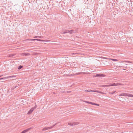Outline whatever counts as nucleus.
Listing matches in <instances>:
<instances>
[{"label": "nucleus", "mask_w": 133, "mask_h": 133, "mask_svg": "<svg viewBox=\"0 0 133 133\" xmlns=\"http://www.w3.org/2000/svg\"><path fill=\"white\" fill-rule=\"evenodd\" d=\"M123 85L121 84L120 83H113L112 84H110L109 85H104L100 86V87H109L110 86H118V85Z\"/></svg>", "instance_id": "f257e3e1"}, {"label": "nucleus", "mask_w": 133, "mask_h": 133, "mask_svg": "<svg viewBox=\"0 0 133 133\" xmlns=\"http://www.w3.org/2000/svg\"><path fill=\"white\" fill-rule=\"evenodd\" d=\"M119 96H128L129 97H133V95L128 93H123L119 94Z\"/></svg>", "instance_id": "f03ea898"}, {"label": "nucleus", "mask_w": 133, "mask_h": 133, "mask_svg": "<svg viewBox=\"0 0 133 133\" xmlns=\"http://www.w3.org/2000/svg\"><path fill=\"white\" fill-rule=\"evenodd\" d=\"M37 108V106L35 105L33 107L31 108L28 111L27 113V114L29 115L31 114L34 110L36 108Z\"/></svg>", "instance_id": "7ed1b4c3"}, {"label": "nucleus", "mask_w": 133, "mask_h": 133, "mask_svg": "<svg viewBox=\"0 0 133 133\" xmlns=\"http://www.w3.org/2000/svg\"><path fill=\"white\" fill-rule=\"evenodd\" d=\"M28 40H29V41H31L37 40V41H41V42H48V41H50L41 40V39H28Z\"/></svg>", "instance_id": "20e7f679"}, {"label": "nucleus", "mask_w": 133, "mask_h": 133, "mask_svg": "<svg viewBox=\"0 0 133 133\" xmlns=\"http://www.w3.org/2000/svg\"><path fill=\"white\" fill-rule=\"evenodd\" d=\"M79 123L78 122H69L68 123L69 125L72 126L74 125H77L79 124Z\"/></svg>", "instance_id": "39448f33"}, {"label": "nucleus", "mask_w": 133, "mask_h": 133, "mask_svg": "<svg viewBox=\"0 0 133 133\" xmlns=\"http://www.w3.org/2000/svg\"><path fill=\"white\" fill-rule=\"evenodd\" d=\"M56 124H55L54 125L52 126H51L50 127H45L43 129H42V130L43 131H45V130H47L48 129H52V128Z\"/></svg>", "instance_id": "423d86ee"}, {"label": "nucleus", "mask_w": 133, "mask_h": 133, "mask_svg": "<svg viewBox=\"0 0 133 133\" xmlns=\"http://www.w3.org/2000/svg\"><path fill=\"white\" fill-rule=\"evenodd\" d=\"M105 76V75L103 74H98L96 75V77H104Z\"/></svg>", "instance_id": "0eeeda50"}, {"label": "nucleus", "mask_w": 133, "mask_h": 133, "mask_svg": "<svg viewBox=\"0 0 133 133\" xmlns=\"http://www.w3.org/2000/svg\"><path fill=\"white\" fill-rule=\"evenodd\" d=\"M16 75L10 76H9L6 77V78H7V79L10 78H12L15 77H16Z\"/></svg>", "instance_id": "6e6552de"}, {"label": "nucleus", "mask_w": 133, "mask_h": 133, "mask_svg": "<svg viewBox=\"0 0 133 133\" xmlns=\"http://www.w3.org/2000/svg\"><path fill=\"white\" fill-rule=\"evenodd\" d=\"M83 102H85V103H88L90 104H91L92 105H93L94 103H92V102H89V101H83Z\"/></svg>", "instance_id": "1a4fd4ad"}, {"label": "nucleus", "mask_w": 133, "mask_h": 133, "mask_svg": "<svg viewBox=\"0 0 133 133\" xmlns=\"http://www.w3.org/2000/svg\"><path fill=\"white\" fill-rule=\"evenodd\" d=\"M74 31V30H68V33H70V34H72L73 33Z\"/></svg>", "instance_id": "9d476101"}, {"label": "nucleus", "mask_w": 133, "mask_h": 133, "mask_svg": "<svg viewBox=\"0 0 133 133\" xmlns=\"http://www.w3.org/2000/svg\"><path fill=\"white\" fill-rule=\"evenodd\" d=\"M30 55V54L29 53H22V55L23 56H29V55Z\"/></svg>", "instance_id": "9b49d317"}, {"label": "nucleus", "mask_w": 133, "mask_h": 133, "mask_svg": "<svg viewBox=\"0 0 133 133\" xmlns=\"http://www.w3.org/2000/svg\"><path fill=\"white\" fill-rule=\"evenodd\" d=\"M97 92H98V93H100L102 94H105L103 92H101V91H97Z\"/></svg>", "instance_id": "f8f14e48"}, {"label": "nucleus", "mask_w": 133, "mask_h": 133, "mask_svg": "<svg viewBox=\"0 0 133 133\" xmlns=\"http://www.w3.org/2000/svg\"><path fill=\"white\" fill-rule=\"evenodd\" d=\"M15 55L14 54H11L9 55V57H12Z\"/></svg>", "instance_id": "ddd939ff"}, {"label": "nucleus", "mask_w": 133, "mask_h": 133, "mask_svg": "<svg viewBox=\"0 0 133 133\" xmlns=\"http://www.w3.org/2000/svg\"><path fill=\"white\" fill-rule=\"evenodd\" d=\"M109 59H110L112 60V61H118V60L117 59H111V58H110Z\"/></svg>", "instance_id": "4468645a"}, {"label": "nucleus", "mask_w": 133, "mask_h": 133, "mask_svg": "<svg viewBox=\"0 0 133 133\" xmlns=\"http://www.w3.org/2000/svg\"><path fill=\"white\" fill-rule=\"evenodd\" d=\"M84 91L85 92H91V90H85Z\"/></svg>", "instance_id": "2eb2a0df"}, {"label": "nucleus", "mask_w": 133, "mask_h": 133, "mask_svg": "<svg viewBox=\"0 0 133 133\" xmlns=\"http://www.w3.org/2000/svg\"><path fill=\"white\" fill-rule=\"evenodd\" d=\"M116 92V91H114L112 92H109V94H113Z\"/></svg>", "instance_id": "dca6fc26"}, {"label": "nucleus", "mask_w": 133, "mask_h": 133, "mask_svg": "<svg viewBox=\"0 0 133 133\" xmlns=\"http://www.w3.org/2000/svg\"><path fill=\"white\" fill-rule=\"evenodd\" d=\"M6 78V77H3V78H0V80L3 79H7V78Z\"/></svg>", "instance_id": "f3484780"}, {"label": "nucleus", "mask_w": 133, "mask_h": 133, "mask_svg": "<svg viewBox=\"0 0 133 133\" xmlns=\"http://www.w3.org/2000/svg\"><path fill=\"white\" fill-rule=\"evenodd\" d=\"M93 105H97V106H99V104H96V103H94Z\"/></svg>", "instance_id": "a211bd4d"}, {"label": "nucleus", "mask_w": 133, "mask_h": 133, "mask_svg": "<svg viewBox=\"0 0 133 133\" xmlns=\"http://www.w3.org/2000/svg\"><path fill=\"white\" fill-rule=\"evenodd\" d=\"M22 66H21V65H20V66H19L18 68V69H21V68H22Z\"/></svg>", "instance_id": "6ab92c4d"}, {"label": "nucleus", "mask_w": 133, "mask_h": 133, "mask_svg": "<svg viewBox=\"0 0 133 133\" xmlns=\"http://www.w3.org/2000/svg\"><path fill=\"white\" fill-rule=\"evenodd\" d=\"M35 38H41V36H35Z\"/></svg>", "instance_id": "aec40b11"}, {"label": "nucleus", "mask_w": 133, "mask_h": 133, "mask_svg": "<svg viewBox=\"0 0 133 133\" xmlns=\"http://www.w3.org/2000/svg\"><path fill=\"white\" fill-rule=\"evenodd\" d=\"M66 33H68V30L65 31L63 32V34H65Z\"/></svg>", "instance_id": "412c9836"}, {"label": "nucleus", "mask_w": 133, "mask_h": 133, "mask_svg": "<svg viewBox=\"0 0 133 133\" xmlns=\"http://www.w3.org/2000/svg\"><path fill=\"white\" fill-rule=\"evenodd\" d=\"M97 90L96 91V90H91V92H97Z\"/></svg>", "instance_id": "4be33fe9"}, {"label": "nucleus", "mask_w": 133, "mask_h": 133, "mask_svg": "<svg viewBox=\"0 0 133 133\" xmlns=\"http://www.w3.org/2000/svg\"><path fill=\"white\" fill-rule=\"evenodd\" d=\"M38 54V53H35L33 54H32L33 55H37Z\"/></svg>", "instance_id": "5701e85b"}, {"label": "nucleus", "mask_w": 133, "mask_h": 133, "mask_svg": "<svg viewBox=\"0 0 133 133\" xmlns=\"http://www.w3.org/2000/svg\"><path fill=\"white\" fill-rule=\"evenodd\" d=\"M127 62H128V63H130V62L129 61H128Z\"/></svg>", "instance_id": "b1692460"}, {"label": "nucleus", "mask_w": 133, "mask_h": 133, "mask_svg": "<svg viewBox=\"0 0 133 133\" xmlns=\"http://www.w3.org/2000/svg\"><path fill=\"white\" fill-rule=\"evenodd\" d=\"M2 76V75L0 76V77Z\"/></svg>", "instance_id": "393cba45"}]
</instances>
